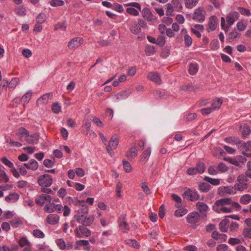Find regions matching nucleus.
I'll return each mask as SVG.
<instances>
[{
    "label": "nucleus",
    "instance_id": "nucleus-1",
    "mask_svg": "<svg viewBox=\"0 0 251 251\" xmlns=\"http://www.w3.org/2000/svg\"><path fill=\"white\" fill-rule=\"evenodd\" d=\"M241 208L240 204L230 198H223L215 201L213 205V210L218 213H230L234 209H239Z\"/></svg>",
    "mask_w": 251,
    "mask_h": 251
},
{
    "label": "nucleus",
    "instance_id": "nucleus-2",
    "mask_svg": "<svg viewBox=\"0 0 251 251\" xmlns=\"http://www.w3.org/2000/svg\"><path fill=\"white\" fill-rule=\"evenodd\" d=\"M75 205L81 206L77 210V213L74 216V219L78 222L85 217L88 213L89 208L84 201H77Z\"/></svg>",
    "mask_w": 251,
    "mask_h": 251
},
{
    "label": "nucleus",
    "instance_id": "nucleus-3",
    "mask_svg": "<svg viewBox=\"0 0 251 251\" xmlns=\"http://www.w3.org/2000/svg\"><path fill=\"white\" fill-rule=\"evenodd\" d=\"M206 11L204 7H199L196 8L191 16L192 19L195 22L202 23L205 20Z\"/></svg>",
    "mask_w": 251,
    "mask_h": 251
},
{
    "label": "nucleus",
    "instance_id": "nucleus-4",
    "mask_svg": "<svg viewBox=\"0 0 251 251\" xmlns=\"http://www.w3.org/2000/svg\"><path fill=\"white\" fill-rule=\"evenodd\" d=\"M201 218V216L198 212H192L187 215L186 221L191 226L196 227L199 225Z\"/></svg>",
    "mask_w": 251,
    "mask_h": 251
},
{
    "label": "nucleus",
    "instance_id": "nucleus-5",
    "mask_svg": "<svg viewBox=\"0 0 251 251\" xmlns=\"http://www.w3.org/2000/svg\"><path fill=\"white\" fill-rule=\"evenodd\" d=\"M52 178L49 174H44L39 176L37 182L38 184L42 187H49L52 183Z\"/></svg>",
    "mask_w": 251,
    "mask_h": 251
},
{
    "label": "nucleus",
    "instance_id": "nucleus-6",
    "mask_svg": "<svg viewBox=\"0 0 251 251\" xmlns=\"http://www.w3.org/2000/svg\"><path fill=\"white\" fill-rule=\"evenodd\" d=\"M75 235L77 238H83V236L89 237L91 235V231L83 225L77 226L74 230Z\"/></svg>",
    "mask_w": 251,
    "mask_h": 251
},
{
    "label": "nucleus",
    "instance_id": "nucleus-7",
    "mask_svg": "<svg viewBox=\"0 0 251 251\" xmlns=\"http://www.w3.org/2000/svg\"><path fill=\"white\" fill-rule=\"evenodd\" d=\"M118 144L119 139L118 136L116 135L112 136L111 137L108 145H106V146L107 151L108 152L110 156H113V152L112 150L117 148Z\"/></svg>",
    "mask_w": 251,
    "mask_h": 251
},
{
    "label": "nucleus",
    "instance_id": "nucleus-8",
    "mask_svg": "<svg viewBox=\"0 0 251 251\" xmlns=\"http://www.w3.org/2000/svg\"><path fill=\"white\" fill-rule=\"evenodd\" d=\"M225 160L228 161L230 163L238 167H242L246 163L247 159L243 156H237L234 158H225Z\"/></svg>",
    "mask_w": 251,
    "mask_h": 251
},
{
    "label": "nucleus",
    "instance_id": "nucleus-9",
    "mask_svg": "<svg viewBox=\"0 0 251 251\" xmlns=\"http://www.w3.org/2000/svg\"><path fill=\"white\" fill-rule=\"evenodd\" d=\"M84 42V40L81 37H75L72 39L68 44V47L71 50H75Z\"/></svg>",
    "mask_w": 251,
    "mask_h": 251
},
{
    "label": "nucleus",
    "instance_id": "nucleus-10",
    "mask_svg": "<svg viewBox=\"0 0 251 251\" xmlns=\"http://www.w3.org/2000/svg\"><path fill=\"white\" fill-rule=\"evenodd\" d=\"M52 94L51 93H46L40 97L36 101V105L41 107L47 104L49 100L51 99Z\"/></svg>",
    "mask_w": 251,
    "mask_h": 251
},
{
    "label": "nucleus",
    "instance_id": "nucleus-11",
    "mask_svg": "<svg viewBox=\"0 0 251 251\" xmlns=\"http://www.w3.org/2000/svg\"><path fill=\"white\" fill-rule=\"evenodd\" d=\"M128 23L129 26V29L132 33L138 35L141 32V29H140L138 23L135 20H128Z\"/></svg>",
    "mask_w": 251,
    "mask_h": 251
},
{
    "label": "nucleus",
    "instance_id": "nucleus-12",
    "mask_svg": "<svg viewBox=\"0 0 251 251\" xmlns=\"http://www.w3.org/2000/svg\"><path fill=\"white\" fill-rule=\"evenodd\" d=\"M35 201L37 204L43 206L46 201L50 202L51 196L47 194H42L36 197Z\"/></svg>",
    "mask_w": 251,
    "mask_h": 251
},
{
    "label": "nucleus",
    "instance_id": "nucleus-13",
    "mask_svg": "<svg viewBox=\"0 0 251 251\" xmlns=\"http://www.w3.org/2000/svg\"><path fill=\"white\" fill-rule=\"evenodd\" d=\"M240 149L243 154L247 157H251V141L242 143Z\"/></svg>",
    "mask_w": 251,
    "mask_h": 251
},
{
    "label": "nucleus",
    "instance_id": "nucleus-14",
    "mask_svg": "<svg viewBox=\"0 0 251 251\" xmlns=\"http://www.w3.org/2000/svg\"><path fill=\"white\" fill-rule=\"evenodd\" d=\"M196 207L197 210L201 214V217H205L207 216V211L209 207L208 205L203 202L198 201L196 203Z\"/></svg>",
    "mask_w": 251,
    "mask_h": 251
},
{
    "label": "nucleus",
    "instance_id": "nucleus-15",
    "mask_svg": "<svg viewBox=\"0 0 251 251\" xmlns=\"http://www.w3.org/2000/svg\"><path fill=\"white\" fill-rule=\"evenodd\" d=\"M28 132L24 127H21L18 128L16 131V135L18 137V139L21 142H25L27 136H28Z\"/></svg>",
    "mask_w": 251,
    "mask_h": 251
},
{
    "label": "nucleus",
    "instance_id": "nucleus-16",
    "mask_svg": "<svg viewBox=\"0 0 251 251\" xmlns=\"http://www.w3.org/2000/svg\"><path fill=\"white\" fill-rule=\"evenodd\" d=\"M54 211H56L57 213H63L64 216H68L71 212V210L69 207L65 205L64 207L61 204H54Z\"/></svg>",
    "mask_w": 251,
    "mask_h": 251
},
{
    "label": "nucleus",
    "instance_id": "nucleus-17",
    "mask_svg": "<svg viewBox=\"0 0 251 251\" xmlns=\"http://www.w3.org/2000/svg\"><path fill=\"white\" fill-rule=\"evenodd\" d=\"M239 17V13L236 11L231 12L226 16V20L229 27L234 24L236 20L238 19Z\"/></svg>",
    "mask_w": 251,
    "mask_h": 251
},
{
    "label": "nucleus",
    "instance_id": "nucleus-18",
    "mask_svg": "<svg viewBox=\"0 0 251 251\" xmlns=\"http://www.w3.org/2000/svg\"><path fill=\"white\" fill-rule=\"evenodd\" d=\"M218 25V20L217 17L214 15L211 16L209 19L208 23V31L215 30Z\"/></svg>",
    "mask_w": 251,
    "mask_h": 251
},
{
    "label": "nucleus",
    "instance_id": "nucleus-19",
    "mask_svg": "<svg viewBox=\"0 0 251 251\" xmlns=\"http://www.w3.org/2000/svg\"><path fill=\"white\" fill-rule=\"evenodd\" d=\"M184 195L191 201H197L200 198V195L197 191L190 190L186 191L184 193Z\"/></svg>",
    "mask_w": 251,
    "mask_h": 251
},
{
    "label": "nucleus",
    "instance_id": "nucleus-20",
    "mask_svg": "<svg viewBox=\"0 0 251 251\" xmlns=\"http://www.w3.org/2000/svg\"><path fill=\"white\" fill-rule=\"evenodd\" d=\"M147 78L150 80L155 82L157 84L159 85L161 83L160 76L157 72H150L147 75Z\"/></svg>",
    "mask_w": 251,
    "mask_h": 251
},
{
    "label": "nucleus",
    "instance_id": "nucleus-21",
    "mask_svg": "<svg viewBox=\"0 0 251 251\" xmlns=\"http://www.w3.org/2000/svg\"><path fill=\"white\" fill-rule=\"evenodd\" d=\"M131 91L130 89L123 90L115 95L117 100H126L130 95Z\"/></svg>",
    "mask_w": 251,
    "mask_h": 251
},
{
    "label": "nucleus",
    "instance_id": "nucleus-22",
    "mask_svg": "<svg viewBox=\"0 0 251 251\" xmlns=\"http://www.w3.org/2000/svg\"><path fill=\"white\" fill-rule=\"evenodd\" d=\"M60 219L59 216L55 214H50L46 219V222L51 225H56L58 223Z\"/></svg>",
    "mask_w": 251,
    "mask_h": 251
},
{
    "label": "nucleus",
    "instance_id": "nucleus-23",
    "mask_svg": "<svg viewBox=\"0 0 251 251\" xmlns=\"http://www.w3.org/2000/svg\"><path fill=\"white\" fill-rule=\"evenodd\" d=\"M119 226L121 229L125 233L128 232L129 229V226L126 223L124 217H120L118 219Z\"/></svg>",
    "mask_w": 251,
    "mask_h": 251
},
{
    "label": "nucleus",
    "instance_id": "nucleus-24",
    "mask_svg": "<svg viewBox=\"0 0 251 251\" xmlns=\"http://www.w3.org/2000/svg\"><path fill=\"white\" fill-rule=\"evenodd\" d=\"M219 191L220 194L222 195H224L226 194H235L236 193L234 186H231L221 187L219 189Z\"/></svg>",
    "mask_w": 251,
    "mask_h": 251
},
{
    "label": "nucleus",
    "instance_id": "nucleus-25",
    "mask_svg": "<svg viewBox=\"0 0 251 251\" xmlns=\"http://www.w3.org/2000/svg\"><path fill=\"white\" fill-rule=\"evenodd\" d=\"M142 16L148 21H152L155 19L149 8L146 7L142 11Z\"/></svg>",
    "mask_w": 251,
    "mask_h": 251
},
{
    "label": "nucleus",
    "instance_id": "nucleus-26",
    "mask_svg": "<svg viewBox=\"0 0 251 251\" xmlns=\"http://www.w3.org/2000/svg\"><path fill=\"white\" fill-rule=\"evenodd\" d=\"M20 198V195L16 192L10 193L5 197V201L7 202L14 203L16 202Z\"/></svg>",
    "mask_w": 251,
    "mask_h": 251
},
{
    "label": "nucleus",
    "instance_id": "nucleus-27",
    "mask_svg": "<svg viewBox=\"0 0 251 251\" xmlns=\"http://www.w3.org/2000/svg\"><path fill=\"white\" fill-rule=\"evenodd\" d=\"M38 134H37V133H34L29 135L28 133V136H27L25 142H26L28 144H36L38 142Z\"/></svg>",
    "mask_w": 251,
    "mask_h": 251
},
{
    "label": "nucleus",
    "instance_id": "nucleus-28",
    "mask_svg": "<svg viewBox=\"0 0 251 251\" xmlns=\"http://www.w3.org/2000/svg\"><path fill=\"white\" fill-rule=\"evenodd\" d=\"M80 221L78 222L79 223L82 224L85 226H90L91 225L94 221V216L90 215L89 217H85L82 218Z\"/></svg>",
    "mask_w": 251,
    "mask_h": 251
},
{
    "label": "nucleus",
    "instance_id": "nucleus-29",
    "mask_svg": "<svg viewBox=\"0 0 251 251\" xmlns=\"http://www.w3.org/2000/svg\"><path fill=\"white\" fill-rule=\"evenodd\" d=\"M229 221L227 219L222 220L219 224V228L223 232H226L227 231L229 227Z\"/></svg>",
    "mask_w": 251,
    "mask_h": 251
},
{
    "label": "nucleus",
    "instance_id": "nucleus-30",
    "mask_svg": "<svg viewBox=\"0 0 251 251\" xmlns=\"http://www.w3.org/2000/svg\"><path fill=\"white\" fill-rule=\"evenodd\" d=\"M188 72L191 75H195L199 69V65L196 63H192L189 65Z\"/></svg>",
    "mask_w": 251,
    "mask_h": 251
},
{
    "label": "nucleus",
    "instance_id": "nucleus-31",
    "mask_svg": "<svg viewBox=\"0 0 251 251\" xmlns=\"http://www.w3.org/2000/svg\"><path fill=\"white\" fill-rule=\"evenodd\" d=\"M225 141L232 145H239L241 144V141L238 138L235 137H228L224 139Z\"/></svg>",
    "mask_w": 251,
    "mask_h": 251
},
{
    "label": "nucleus",
    "instance_id": "nucleus-32",
    "mask_svg": "<svg viewBox=\"0 0 251 251\" xmlns=\"http://www.w3.org/2000/svg\"><path fill=\"white\" fill-rule=\"evenodd\" d=\"M137 155V149L135 146L130 148L129 152L126 153L127 157L130 159L135 158Z\"/></svg>",
    "mask_w": 251,
    "mask_h": 251
},
{
    "label": "nucleus",
    "instance_id": "nucleus-33",
    "mask_svg": "<svg viewBox=\"0 0 251 251\" xmlns=\"http://www.w3.org/2000/svg\"><path fill=\"white\" fill-rule=\"evenodd\" d=\"M32 93L31 91H28L22 97V101L23 102V105L25 106L30 101Z\"/></svg>",
    "mask_w": 251,
    "mask_h": 251
},
{
    "label": "nucleus",
    "instance_id": "nucleus-34",
    "mask_svg": "<svg viewBox=\"0 0 251 251\" xmlns=\"http://www.w3.org/2000/svg\"><path fill=\"white\" fill-rule=\"evenodd\" d=\"M235 191H243L248 188L247 182H238L234 185Z\"/></svg>",
    "mask_w": 251,
    "mask_h": 251
},
{
    "label": "nucleus",
    "instance_id": "nucleus-35",
    "mask_svg": "<svg viewBox=\"0 0 251 251\" xmlns=\"http://www.w3.org/2000/svg\"><path fill=\"white\" fill-rule=\"evenodd\" d=\"M76 244L79 246H83L84 247V250L86 251H90L91 248L89 246V241L85 240H77L76 242Z\"/></svg>",
    "mask_w": 251,
    "mask_h": 251
},
{
    "label": "nucleus",
    "instance_id": "nucleus-36",
    "mask_svg": "<svg viewBox=\"0 0 251 251\" xmlns=\"http://www.w3.org/2000/svg\"><path fill=\"white\" fill-rule=\"evenodd\" d=\"M151 153V148H148L146 149L142 153L141 157V161L142 162H146L149 159Z\"/></svg>",
    "mask_w": 251,
    "mask_h": 251
},
{
    "label": "nucleus",
    "instance_id": "nucleus-37",
    "mask_svg": "<svg viewBox=\"0 0 251 251\" xmlns=\"http://www.w3.org/2000/svg\"><path fill=\"white\" fill-rule=\"evenodd\" d=\"M38 168V163L34 159H31L28 162V166L27 169H30L32 171L36 170Z\"/></svg>",
    "mask_w": 251,
    "mask_h": 251
},
{
    "label": "nucleus",
    "instance_id": "nucleus-38",
    "mask_svg": "<svg viewBox=\"0 0 251 251\" xmlns=\"http://www.w3.org/2000/svg\"><path fill=\"white\" fill-rule=\"evenodd\" d=\"M19 79L17 77H15L12 79L10 82H9V89L10 91L13 90L16 86L19 83Z\"/></svg>",
    "mask_w": 251,
    "mask_h": 251
},
{
    "label": "nucleus",
    "instance_id": "nucleus-39",
    "mask_svg": "<svg viewBox=\"0 0 251 251\" xmlns=\"http://www.w3.org/2000/svg\"><path fill=\"white\" fill-rule=\"evenodd\" d=\"M251 201V195L246 194L243 195L240 199V202L244 204H247Z\"/></svg>",
    "mask_w": 251,
    "mask_h": 251
},
{
    "label": "nucleus",
    "instance_id": "nucleus-40",
    "mask_svg": "<svg viewBox=\"0 0 251 251\" xmlns=\"http://www.w3.org/2000/svg\"><path fill=\"white\" fill-rule=\"evenodd\" d=\"M196 169L199 174H202L205 170V164L203 162L199 161L197 163Z\"/></svg>",
    "mask_w": 251,
    "mask_h": 251
},
{
    "label": "nucleus",
    "instance_id": "nucleus-41",
    "mask_svg": "<svg viewBox=\"0 0 251 251\" xmlns=\"http://www.w3.org/2000/svg\"><path fill=\"white\" fill-rule=\"evenodd\" d=\"M211 185L208 183L203 182L199 185V189L202 192H207L211 189Z\"/></svg>",
    "mask_w": 251,
    "mask_h": 251
},
{
    "label": "nucleus",
    "instance_id": "nucleus-42",
    "mask_svg": "<svg viewBox=\"0 0 251 251\" xmlns=\"http://www.w3.org/2000/svg\"><path fill=\"white\" fill-rule=\"evenodd\" d=\"M145 53L147 55L150 56L155 54V48L152 46L148 45L146 47L145 50Z\"/></svg>",
    "mask_w": 251,
    "mask_h": 251
},
{
    "label": "nucleus",
    "instance_id": "nucleus-43",
    "mask_svg": "<svg viewBox=\"0 0 251 251\" xmlns=\"http://www.w3.org/2000/svg\"><path fill=\"white\" fill-rule=\"evenodd\" d=\"M55 243L60 250H64L66 249V243L63 239L60 238L57 239L55 241Z\"/></svg>",
    "mask_w": 251,
    "mask_h": 251
},
{
    "label": "nucleus",
    "instance_id": "nucleus-44",
    "mask_svg": "<svg viewBox=\"0 0 251 251\" xmlns=\"http://www.w3.org/2000/svg\"><path fill=\"white\" fill-rule=\"evenodd\" d=\"M204 180L213 185H218L220 184V179L217 178H212L208 176H205Z\"/></svg>",
    "mask_w": 251,
    "mask_h": 251
},
{
    "label": "nucleus",
    "instance_id": "nucleus-45",
    "mask_svg": "<svg viewBox=\"0 0 251 251\" xmlns=\"http://www.w3.org/2000/svg\"><path fill=\"white\" fill-rule=\"evenodd\" d=\"M171 4L174 7L175 10L177 11H180L182 8V6L178 0H172Z\"/></svg>",
    "mask_w": 251,
    "mask_h": 251
},
{
    "label": "nucleus",
    "instance_id": "nucleus-46",
    "mask_svg": "<svg viewBox=\"0 0 251 251\" xmlns=\"http://www.w3.org/2000/svg\"><path fill=\"white\" fill-rule=\"evenodd\" d=\"M123 165L124 170L126 173H129L132 171V167L130 164L126 159L123 160Z\"/></svg>",
    "mask_w": 251,
    "mask_h": 251
},
{
    "label": "nucleus",
    "instance_id": "nucleus-47",
    "mask_svg": "<svg viewBox=\"0 0 251 251\" xmlns=\"http://www.w3.org/2000/svg\"><path fill=\"white\" fill-rule=\"evenodd\" d=\"M198 0H186L185 6L188 8H192L196 5Z\"/></svg>",
    "mask_w": 251,
    "mask_h": 251
},
{
    "label": "nucleus",
    "instance_id": "nucleus-48",
    "mask_svg": "<svg viewBox=\"0 0 251 251\" xmlns=\"http://www.w3.org/2000/svg\"><path fill=\"white\" fill-rule=\"evenodd\" d=\"M32 233L33 235L36 238H43L45 237V234L43 232L38 229L33 230Z\"/></svg>",
    "mask_w": 251,
    "mask_h": 251
},
{
    "label": "nucleus",
    "instance_id": "nucleus-49",
    "mask_svg": "<svg viewBox=\"0 0 251 251\" xmlns=\"http://www.w3.org/2000/svg\"><path fill=\"white\" fill-rule=\"evenodd\" d=\"M187 212V210L185 208H180L175 212V215L176 217H180L185 215Z\"/></svg>",
    "mask_w": 251,
    "mask_h": 251
},
{
    "label": "nucleus",
    "instance_id": "nucleus-50",
    "mask_svg": "<svg viewBox=\"0 0 251 251\" xmlns=\"http://www.w3.org/2000/svg\"><path fill=\"white\" fill-rule=\"evenodd\" d=\"M141 188L146 195H149L151 194V191L146 182H143L141 183Z\"/></svg>",
    "mask_w": 251,
    "mask_h": 251
},
{
    "label": "nucleus",
    "instance_id": "nucleus-51",
    "mask_svg": "<svg viewBox=\"0 0 251 251\" xmlns=\"http://www.w3.org/2000/svg\"><path fill=\"white\" fill-rule=\"evenodd\" d=\"M173 200L175 201L176 203V206L177 208L180 207L181 206V198L176 194H172L171 196Z\"/></svg>",
    "mask_w": 251,
    "mask_h": 251
},
{
    "label": "nucleus",
    "instance_id": "nucleus-52",
    "mask_svg": "<svg viewBox=\"0 0 251 251\" xmlns=\"http://www.w3.org/2000/svg\"><path fill=\"white\" fill-rule=\"evenodd\" d=\"M222 102L223 100L220 99L217 100H214L211 104V107L213 110L216 109H219L222 105Z\"/></svg>",
    "mask_w": 251,
    "mask_h": 251
},
{
    "label": "nucleus",
    "instance_id": "nucleus-53",
    "mask_svg": "<svg viewBox=\"0 0 251 251\" xmlns=\"http://www.w3.org/2000/svg\"><path fill=\"white\" fill-rule=\"evenodd\" d=\"M50 4L53 7H57L63 6L64 2L62 0H51L50 2Z\"/></svg>",
    "mask_w": 251,
    "mask_h": 251
},
{
    "label": "nucleus",
    "instance_id": "nucleus-54",
    "mask_svg": "<svg viewBox=\"0 0 251 251\" xmlns=\"http://www.w3.org/2000/svg\"><path fill=\"white\" fill-rule=\"evenodd\" d=\"M251 130L249 126L247 125H244L242 128V134L244 137H246L250 135Z\"/></svg>",
    "mask_w": 251,
    "mask_h": 251
},
{
    "label": "nucleus",
    "instance_id": "nucleus-55",
    "mask_svg": "<svg viewBox=\"0 0 251 251\" xmlns=\"http://www.w3.org/2000/svg\"><path fill=\"white\" fill-rule=\"evenodd\" d=\"M166 15L168 16H172L173 12L175 10L174 7L171 3H167L166 5Z\"/></svg>",
    "mask_w": 251,
    "mask_h": 251
},
{
    "label": "nucleus",
    "instance_id": "nucleus-56",
    "mask_svg": "<svg viewBox=\"0 0 251 251\" xmlns=\"http://www.w3.org/2000/svg\"><path fill=\"white\" fill-rule=\"evenodd\" d=\"M18 243L19 245L22 247L29 245L30 244L29 241L27 240L26 237H22L21 238Z\"/></svg>",
    "mask_w": 251,
    "mask_h": 251
},
{
    "label": "nucleus",
    "instance_id": "nucleus-57",
    "mask_svg": "<svg viewBox=\"0 0 251 251\" xmlns=\"http://www.w3.org/2000/svg\"><path fill=\"white\" fill-rule=\"evenodd\" d=\"M55 163V159L53 158L52 160L50 159H45L43 162V164L46 167L51 168L52 167Z\"/></svg>",
    "mask_w": 251,
    "mask_h": 251
},
{
    "label": "nucleus",
    "instance_id": "nucleus-58",
    "mask_svg": "<svg viewBox=\"0 0 251 251\" xmlns=\"http://www.w3.org/2000/svg\"><path fill=\"white\" fill-rule=\"evenodd\" d=\"M165 43V36L161 34L159 35L157 38L156 39V44L160 46H163Z\"/></svg>",
    "mask_w": 251,
    "mask_h": 251
},
{
    "label": "nucleus",
    "instance_id": "nucleus-59",
    "mask_svg": "<svg viewBox=\"0 0 251 251\" xmlns=\"http://www.w3.org/2000/svg\"><path fill=\"white\" fill-rule=\"evenodd\" d=\"M126 11L128 14L134 16H137L139 15L138 11L133 7H128L126 8Z\"/></svg>",
    "mask_w": 251,
    "mask_h": 251
},
{
    "label": "nucleus",
    "instance_id": "nucleus-60",
    "mask_svg": "<svg viewBox=\"0 0 251 251\" xmlns=\"http://www.w3.org/2000/svg\"><path fill=\"white\" fill-rule=\"evenodd\" d=\"M53 203L50 204H46L44 207V210L48 213H52L54 211V207Z\"/></svg>",
    "mask_w": 251,
    "mask_h": 251
},
{
    "label": "nucleus",
    "instance_id": "nucleus-61",
    "mask_svg": "<svg viewBox=\"0 0 251 251\" xmlns=\"http://www.w3.org/2000/svg\"><path fill=\"white\" fill-rule=\"evenodd\" d=\"M28 184V182L25 180H19L17 182V186L20 189L25 188L27 187Z\"/></svg>",
    "mask_w": 251,
    "mask_h": 251
},
{
    "label": "nucleus",
    "instance_id": "nucleus-62",
    "mask_svg": "<svg viewBox=\"0 0 251 251\" xmlns=\"http://www.w3.org/2000/svg\"><path fill=\"white\" fill-rule=\"evenodd\" d=\"M46 20V15L44 14L40 13L36 17V22L38 24H42Z\"/></svg>",
    "mask_w": 251,
    "mask_h": 251
},
{
    "label": "nucleus",
    "instance_id": "nucleus-63",
    "mask_svg": "<svg viewBox=\"0 0 251 251\" xmlns=\"http://www.w3.org/2000/svg\"><path fill=\"white\" fill-rule=\"evenodd\" d=\"M10 224L12 226L17 227L22 224V222L20 219L15 218L11 220Z\"/></svg>",
    "mask_w": 251,
    "mask_h": 251
},
{
    "label": "nucleus",
    "instance_id": "nucleus-64",
    "mask_svg": "<svg viewBox=\"0 0 251 251\" xmlns=\"http://www.w3.org/2000/svg\"><path fill=\"white\" fill-rule=\"evenodd\" d=\"M217 251H230L228 247L225 244L219 245L217 247Z\"/></svg>",
    "mask_w": 251,
    "mask_h": 251
}]
</instances>
